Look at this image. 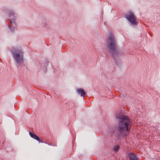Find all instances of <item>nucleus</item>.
Returning <instances> with one entry per match:
<instances>
[{"label": "nucleus", "instance_id": "11", "mask_svg": "<svg viewBox=\"0 0 160 160\" xmlns=\"http://www.w3.org/2000/svg\"><path fill=\"white\" fill-rule=\"evenodd\" d=\"M48 145H51V146H52V144L51 143H50V144H49V143H48Z\"/></svg>", "mask_w": 160, "mask_h": 160}, {"label": "nucleus", "instance_id": "12", "mask_svg": "<svg viewBox=\"0 0 160 160\" xmlns=\"http://www.w3.org/2000/svg\"><path fill=\"white\" fill-rule=\"evenodd\" d=\"M53 146H57L56 145H54Z\"/></svg>", "mask_w": 160, "mask_h": 160}, {"label": "nucleus", "instance_id": "7", "mask_svg": "<svg viewBox=\"0 0 160 160\" xmlns=\"http://www.w3.org/2000/svg\"><path fill=\"white\" fill-rule=\"evenodd\" d=\"M29 134L30 136L33 138L37 140L39 142L43 143V142L41 141L39 139V138L35 134L31 132H29Z\"/></svg>", "mask_w": 160, "mask_h": 160}, {"label": "nucleus", "instance_id": "4", "mask_svg": "<svg viewBox=\"0 0 160 160\" xmlns=\"http://www.w3.org/2000/svg\"><path fill=\"white\" fill-rule=\"evenodd\" d=\"M17 29V24L14 19L12 18L8 25L7 31L9 33H13Z\"/></svg>", "mask_w": 160, "mask_h": 160}, {"label": "nucleus", "instance_id": "5", "mask_svg": "<svg viewBox=\"0 0 160 160\" xmlns=\"http://www.w3.org/2000/svg\"><path fill=\"white\" fill-rule=\"evenodd\" d=\"M125 18L132 24L133 25L137 24L135 16L131 11L128 12L127 15L125 16Z\"/></svg>", "mask_w": 160, "mask_h": 160}, {"label": "nucleus", "instance_id": "9", "mask_svg": "<svg viewBox=\"0 0 160 160\" xmlns=\"http://www.w3.org/2000/svg\"><path fill=\"white\" fill-rule=\"evenodd\" d=\"M8 14L10 18H11L12 17H16L15 13L13 11H10L8 13Z\"/></svg>", "mask_w": 160, "mask_h": 160}, {"label": "nucleus", "instance_id": "3", "mask_svg": "<svg viewBox=\"0 0 160 160\" xmlns=\"http://www.w3.org/2000/svg\"><path fill=\"white\" fill-rule=\"evenodd\" d=\"M15 61L18 64L19 67L23 62V52L21 48H14L12 50Z\"/></svg>", "mask_w": 160, "mask_h": 160}, {"label": "nucleus", "instance_id": "2", "mask_svg": "<svg viewBox=\"0 0 160 160\" xmlns=\"http://www.w3.org/2000/svg\"><path fill=\"white\" fill-rule=\"evenodd\" d=\"M107 47L109 52L111 53L112 56L115 59V55L118 54V49L117 43L111 32L109 33Z\"/></svg>", "mask_w": 160, "mask_h": 160}, {"label": "nucleus", "instance_id": "8", "mask_svg": "<svg viewBox=\"0 0 160 160\" xmlns=\"http://www.w3.org/2000/svg\"><path fill=\"white\" fill-rule=\"evenodd\" d=\"M78 93L81 96H84L86 95L85 92L82 88L78 89L77 90Z\"/></svg>", "mask_w": 160, "mask_h": 160}, {"label": "nucleus", "instance_id": "10", "mask_svg": "<svg viewBox=\"0 0 160 160\" xmlns=\"http://www.w3.org/2000/svg\"><path fill=\"white\" fill-rule=\"evenodd\" d=\"M119 149V146L117 145L113 147V150L114 152H117L118 151Z\"/></svg>", "mask_w": 160, "mask_h": 160}, {"label": "nucleus", "instance_id": "13", "mask_svg": "<svg viewBox=\"0 0 160 160\" xmlns=\"http://www.w3.org/2000/svg\"><path fill=\"white\" fill-rule=\"evenodd\" d=\"M47 64H48V61H47Z\"/></svg>", "mask_w": 160, "mask_h": 160}, {"label": "nucleus", "instance_id": "6", "mask_svg": "<svg viewBox=\"0 0 160 160\" xmlns=\"http://www.w3.org/2000/svg\"><path fill=\"white\" fill-rule=\"evenodd\" d=\"M128 156L130 160H139L138 158L133 152L128 153Z\"/></svg>", "mask_w": 160, "mask_h": 160}, {"label": "nucleus", "instance_id": "1", "mask_svg": "<svg viewBox=\"0 0 160 160\" xmlns=\"http://www.w3.org/2000/svg\"><path fill=\"white\" fill-rule=\"evenodd\" d=\"M118 119L116 127V133L118 136H127L130 129L132 123L131 119L125 115H119L117 117Z\"/></svg>", "mask_w": 160, "mask_h": 160}]
</instances>
